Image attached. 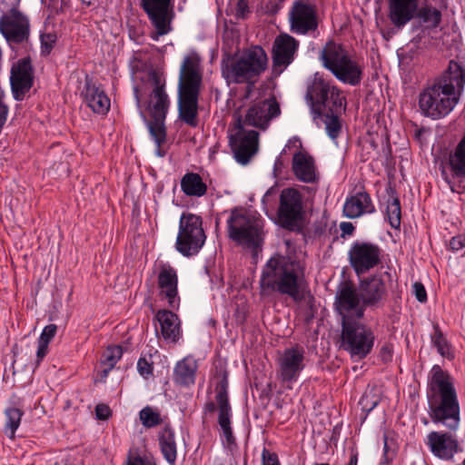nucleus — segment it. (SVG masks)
<instances>
[{
  "mask_svg": "<svg viewBox=\"0 0 465 465\" xmlns=\"http://www.w3.org/2000/svg\"><path fill=\"white\" fill-rule=\"evenodd\" d=\"M465 84L462 61L450 60L448 69L429 84L419 95V107L433 120L448 115L458 104Z\"/></svg>",
  "mask_w": 465,
  "mask_h": 465,
  "instance_id": "obj_1",
  "label": "nucleus"
},
{
  "mask_svg": "<svg viewBox=\"0 0 465 465\" xmlns=\"http://www.w3.org/2000/svg\"><path fill=\"white\" fill-rule=\"evenodd\" d=\"M261 295L276 292L290 297L300 304L309 295L304 277V268L299 261L276 254L271 257L262 269L260 277Z\"/></svg>",
  "mask_w": 465,
  "mask_h": 465,
  "instance_id": "obj_2",
  "label": "nucleus"
},
{
  "mask_svg": "<svg viewBox=\"0 0 465 465\" xmlns=\"http://www.w3.org/2000/svg\"><path fill=\"white\" fill-rule=\"evenodd\" d=\"M427 399L432 422L455 431L460 422L458 395L451 377L439 365L430 371Z\"/></svg>",
  "mask_w": 465,
  "mask_h": 465,
  "instance_id": "obj_3",
  "label": "nucleus"
},
{
  "mask_svg": "<svg viewBox=\"0 0 465 465\" xmlns=\"http://www.w3.org/2000/svg\"><path fill=\"white\" fill-rule=\"evenodd\" d=\"M203 68L200 60H183L178 82V117L191 127L198 125L199 97Z\"/></svg>",
  "mask_w": 465,
  "mask_h": 465,
  "instance_id": "obj_4",
  "label": "nucleus"
},
{
  "mask_svg": "<svg viewBox=\"0 0 465 465\" xmlns=\"http://www.w3.org/2000/svg\"><path fill=\"white\" fill-rule=\"evenodd\" d=\"M227 233L237 245L252 252L255 257L264 241L263 221L243 208H233L227 220Z\"/></svg>",
  "mask_w": 465,
  "mask_h": 465,
  "instance_id": "obj_5",
  "label": "nucleus"
},
{
  "mask_svg": "<svg viewBox=\"0 0 465 465\" xmlns=\"http://www.w3.org/2000/svg\"><path fill=\"white\" fill-rule=\"evenodd\" d=\"M305 99L315 116H322L324 111L341 113L346 104L345 97L340 90L318 74H315L308 85Z\"/></svg>",
  "mask_w": 465,
  "mask_h": 465,
  "instance_id": "obj_6",
  "label": "nucleus"
},
{
  "mask_svg": "<svg viewBox=\"0 0 465 465\" xmlns=\"http://www.w3.org/2000/svg\"><path fill=\"white\" fill-rule=\"evenodd\" d=\"M205 240L202 218L193 213H183L179 221L176 250L185 257L195 255L203 248Z\"/></svg>",
  "mask_w": 465,
  "mask_h": 465,
  "instance_id": "obj_7",
  "label": "nucleus"
},
{
  "mask_svg": "<svg viewBox=\"0 0 465 465\" xmlns=\"http://www.w3.org/2000/svg\"><path fill=\"white\" fill-rule=\"evenodd\" d=\"M375 341V335L371 329L358 320L341 322L342 347L351 357L364 359L371 353Z\"/></svg>",
  "mask_w": 465,
  "mask_h": 465,
  "instance_id": "obj_8",
  "label": "nucleus"
},
{
  "mask_svg": "<svg viewBox=\"0 0 465 465\" xmlns=\"http://www.w3.org/2000/svg\"><path fill=\"white\" fill-rule=\"evenodd\" d=\"M334 307L341 317V322L362 319L366 310L358 289L351 282H341L336 292Z\"/></svg>",
  "mask_w": 465,
  "mask_h": 465,
  "instance_id": "obj_9",
  "label": "nucleus"
},
{
  "mask_svg": "<svg viewBox=\"0 0 465 465\" xmlns=\"http://www.w3.org/2000/svg\"><path fill=\"white\" fill-rule=\"evenodd\" d=\"M268 60H223L222 74L228 83L253 84L267 68Z\"/></svg>",
  "mask_w": 465,
  "mask_h": 465,
  "instance_id": "obj_10",
  "label": "nucleus"
},
{
  "mask_svg": "<svg viewBox=\"0 0 465 465\" xmlns=\"http://www.w3.org/2000/svg\"><path fill=\"white\" fill-rule=\"evenodd\" d=\"M303 216L302 193L295 188H285L280 194L278 217L281 225L290 231L298 229Z\"/></svg>",
  "mask_w": 465,
  "mask_h": 465,
  "instance_id": "obj_11",
  "label": "nucleus"
},
{
  "mask_svg": "<svg viewBox=\"0 0 465 465\" xmlns=\"http://www.w3.org/2000/svg\"><path fill=\"white\" fill-rule=\"evenodd\" d=\"M227 390L228 378L227 375L224 374L215 388L216 404L214 402H209L206 404V409L210 412L214 411L216 409L218 410V423L223 431V436L227 444L232 445L235 443V438L231 427L232 409L229 403Z\"/></svg>",
  "mask_w": 465,
  "mask_h": 465,
  "instance_id": "obj_12",
  "label": "nucleus"
},
{
  "mask_svg": "<svg viewBox=\"0 0 465 465\" xmlns=\"http://www.w3.org/2000/svg\"><path fill=\"white\" fill-rule=\"evenodd\" d=\"M381 248L369 242H355L348 252L350 264L358 276L376 267L381 262Z\"/></svg>",
  "mask_w": 465,
  "mask_h": 465,
  "instance_id": "obj_13",
  "label": "nucleus"
},
{
  "mask_svg": "<svg viewBox=\"0 0 465 465\" xmlns=\"http://www.w3.org/2000/svg\"><path fill=\"white\" fill-rule=\"evenodd\" d=\"M140 6L160 35L168 34L174 18L173 0H141Z\"/></svg>",
  "mask_w": 465,
  "mask_h": 465,
  "instance_id": "obj_14",
  "label": "nucleus"
},
{
  "mask_svg": "<svg viewBox=\"0 0 465 465\" xmlns=\"http://www.w3.org/2000/svg\"><path fill=\"white\" fill-rule=\"evenodd\" d=\"M441 175L451 192H465V134L454 152L450 154L448 170H442Z\"/></svg>",
  "mask_w": 465,
  "mask_h": 465,
  "instance_id": "obj_15",
  "label": "nucleus"
},
{
  "mask_svg": "<svg viewBox=\"0 0 465 465\" xmlns=\"http://www.w3.org/2000/svg\"><path fill=\"white\" fill-rule=\"evenodd\" d=\"M291 31L306 35L318 27L317 10L314 5L305 0H297L289 12Z\"/></svg>",
  "mask_w": 465,
  "mask_h": 465,
  "instance_id": "obj_16",
  "label": "nucleus"
},
{
  "mask_svg": "<svg viewBox=\"0 0 465 465\" xmlns=\"http://www.w3.org/2000/svg\"><path fill=\"white\" fill-rule=\"evenodd\" d=\"M305 350L302 346H294L283 351L278 360V375L283 383H293L305 367Z\"/></svg>",
  "mask_w": 465,
  "mask_h": 465,
  "instance_id": "obj_17",
  "label": "nucleus"
},
{
  "mask_svg": "<svg viewBox=\"0 0 465 465\" xmlns=\"http://www.w3.org/2000/svg\"><path fill=\"white\" fill-rule=\"evenodd\" d=\"M358 291L365 309L381 307L387 297L386 283L381 274H372L360 279Z\"/></svg>",
  "mask_w": 465,
  "mask_h": 465,
  "instance_id": "obj_18",
  "label": "nucleus"
},
{
  "mask_svg": "<svg viewBox=\"0 0 465 465\" xmlns=\"http://www.w3.org/2000/svg\"><path fill=\"white\" fill-rule=\"evenodd\" d=\"M258 132L245 131L242 127L230 136V145L235 160L241 164H246L258 150Z\"/></svg>",
  "mask_w": 465,
  "mask_h": 465,
  "instance_id": "obj_19",
  "label": "nucleus"
},
{
  "mask_svg": "<svg viewBox=\"0 0 465 465\" xmlns=\"http://www.w3.org/2000/svg\"><path fill=\"white\" fill-rule=\"evenodd\" d=\"M157 286L161 300H165L171 310H178L180 296L178 294V275L170 264H162L157 276Z\"/></svg>",
  "mask_w": 465,
  "mask_h": 465,
  "instance_id": "obj_20",
  "label": "nucleus"
},
{
  "mask_svg": "<svg viewBox=\"0 0 465 465\" xmlns=\"http://www.w3.org/2000/svg\"><path fill=\"white\" fill-rule=\"evenodd\" d=\"M427 440L431 453L440 460H451L456 453L462 451L457 438L450 432L431 431Z\"/></svg>",
  "mask_w": 465,
  "mask_h": 465,
  "instance_id": "obj_21",
  "label": "nucleus"
},
{
  "mask_svg": "<svg viewBox=\"0 0 465 465\" xmlns=\"http://www.w3.org/2000/svg\"><path fill=\"white\" fill-rule=\"evenodd\" d=\"M34 82V68L31 60H18L11 68L10 84L14 97L20 101L31 89Z\"/></svg>",
  "mask_w": 465,
  "mask_h": 465,
  "instance_id": "obj_22",
  "label": "nucleus"
},
{
  "mask_svg": "<svg viewBox=\"0 0 465 465\" xmlns=\"http://www.w3.org/2000/svg\"><path fill=\"white\" fill-rule=\"evenodd\" d=\"M81 97L86 106L94 114L105 115L110 110L111 103L109 97L101 85L88 75L85 76Z\"/></svg>",
  "mask_w": 465,
  "mask_h": 465,
  "instance_id": "obj_23",
  "label": "nucleus"
},
{
  "mask_svg": "<svg viewBox=\"0 0 465 465\" xmlns=\"http://www.w3.org/2000/svg\"><path fill=\"white\" fill-rule=\"evenodd\" d=\"M281 114L280 105L275 99L265 100L250 107L244 123L248 125L265 129L272 119Z\"/></svg>",
  "mask_w": 465,
  "mask_h": 465,
  "instance_id": "obj_24",
  "label": "nucleus"
},
{
  "mask_svg": "<svg viewBox=\"0 0 465 465\" xmlns=\"http://www.w3.org/2000/svg\"><path fill=\"white\" fill-rule=\"evenodd\" d=\"M323 66L341 82L357 85L361 81L362 71L353 60H322Z\"/></svg>",
  "mask_w": 465,
  "mask_h": 465,
  "instance_id": "obj_25",
  "label": "nucleus"
},
{
  "mask_svg": "<svg viewBox=\"0 0 465 465\" xmlns=\"http://www.w3.org/2000/svg\"><path fill=\"white\" fill-rule=\"evenodd\" d=\"M389 18L401 29L414 18L418 10V0H388Z\"/></svg>",
  "mask_w": 465,
  "mask_h": 465,
  "instance_id": "obj_26",
  "label": "nucleus"
},
{
  "mask_svg": "<svg viewBox=\"0 0 465 465\" xmlns=\"http://www.w3.org/2000/svg\"><path fill=\"white\" fill-rule=\"evenodd\" d=\"M149 74L153 77L155 82L148 104L150 117L165 119L170 105L169 97L165 92L164 85L160 84L153 69H150Z\"/></svg>",
  "mask_w": 465,
  "mask_h": 465,
  "instance_id": "obj_27",
  "label": "nucleus"
},
{
  "mask_svg": "<svg viewBox=\"0 0 465 465\" xmlns=\"http://www.w3.org/2000/svg\"><path fill=\"white\" fill-rule=\"evenodd\" d=\"M375 212L374 204L370 194L362 190L347 198L343 213L350 219H355L364 214H370Z\"/></svg>",
  "mask_w": 465,
  "mask_h": 465,
  "instance_id": "obj_28",
  "label": "nucleus"
},
{
  "mask_svg": "<svg viewBox=\"0 0 465 465\" xmlns=\"http://www.w3.org/2000/svg\"><path fill=\"white\" fill-rule=\"evenodd\" d=\"M155 318L159 322L163 338L176 343L181 337V322L178 316L170 310H159Z\"/></svg>",
  "mask_w": 465,
  "mask_h": 465,
  "instance_id": "obj_29",
  "label": "nucleus"
},
{
  "mask_svg": "<svg viewBox=\"0 0 465 465\" xmlns=\"http://www.w3.org/2000/svg\"><path fill=\"white\" fill-rule=\"evenodd\" d=\"M198 364L193 356H186L179 361L173 370V381L183 387L194 383Z\"/></svg>",
  "mask_w": 465,
  "mask_h": 465,
  "instance_id": "obj_30",
  "label": "nucleus"
},
{
  "mask_svg": "<svg viewBox=\"0 0 465 465\" xmlns=\"http://www.w3.org/2000/svg\"><path fill=\"white\" fill-rule=\"evenodd\" d=\"M292 170L300 181L304 183H313L316 181L313 159L302 152L294 153L292 157Z\"/></svg>",
  "mask_w": 465,
  "mask_h": 465,
  "instance_id": "obj_31",
  "label": "nucleus"
},
{
  "mask_svg": "<svg viewBox=\"0 0 465 465\" xmlns=\"http://www.w3.org/2000/svg\"><path fill=\"white\" fill-rule=\"evenodd\" d=\"M299 47V42L287 34L279 35L272 45V58H293Z\"/></svg>",
  "mask_w": 465,
  "mask_h": 465,
  "instance_id": "obj_32",
  "label": "nucleus"
},
{
  "mask_svg": "<svg viewBox=\"0 0 465 465\" xmlns=\"http://www.w3.org/2000/svg\"><path fill=\"white\" fill-rule=\"evenodd\" d=\"M159 445L163 458L170 465H173L177 458V447L174 431L169 425L160 432Z\"/></svg>",
  "mask_w": 465,
  "mask_h": 465,
  "instance_id": "obj_33",
  "label": "nucleus"
},
{
  "mask_svg": "<svg viewBox=\"0 0 465 465\" xmlns=\"http://www.w3.org/2000/svg\"><path fill=\"white\" fill-rule=\"evenodd\" d=\"M182 191L187 196L201 197L206 193L207 186L200 174L188 173L181 180Z\"/></svg>",
  "mask_w": 465,
  "mask_h": 465,
  "instance_id": "obj_34",
  "label": "nucleus"
},
{
  "mask_svg": "<svg viewBox=\"0 0 465 465\" xmlns=\"http://www.w3.org/2000/svg\"><path fill=\"white\" fill-rule=\"evenodd\" d=\"M165 119L151 118L146 120V124L150 133V135L153 139L157 150V155L163 157L164 153L161 152V146L166 142V128L164 124Z\"/></svg>",
  "mask_w": 465,
  "mask_h": 465,
  "instance_id": "obj_35",
  "label": "nucleus"
},
{
  "mask_svg": "<svg viewBox=\"0 0 465 465\" xmlns=\"http://www.w3.org/2000/svg\"><path fill=\"white\" fill-rule=\"evenodd\" d=\"M122 355L123 350L121 346H110L105 350L101 358V365L104 367L101 371L102 378L107 377L110 371L122 358Z\"/></svg>",
  "mask_w": 465,
  "mask_h": 465,
  "instance_id": "obj_36",
  "label": "nucleus"
},
{
  "mask_svg": "<svg viewBox=\"0 0 465 465\" xmlns=\"http://www.w3.org/2000/svg\"><path fill=\"white\" fill-rule=\"evenodd\" d=\"M24 412L18 408H7L5 411L6 418L5 424V432L10 438L14 439L18 429Z\"/></svg>",
  "mask_w": 465,
  "mask_h": 465,
  "instance_id": "obj_37",
  "label": "nucleus"
},
{
  "mask_svg": "<svg viewBox=\"0 0 465 465\" xmlns=\"http://www.w3.org/2000/svg\"><path fill=\"white\" fill-rule=\"evenodd\" d=\"M386 214L388 222L392 228L397 229L401 226V208L397 196H390L387 202Z\"/></svg>",
  "mask_w": 465,
  "mask_h": 465,
  "instance_id": "obj_38",
  "label": "nucleus"
},
{
  "mask_svg": "<svg viewBox=\"0 0 465 465\" xmlns=\"http://www.w3.org/2000/svg\"><path fill=\"white\" fill-rule=\"evenodd\" d=\"M415 15H417L420 22L431 27H437L441 21L440 11L431 6H424L418 9Z\"/></svg>",
  "mask_w": 465,
  "mask_h": 465,
  "instance_id": "obj_39",
  "label": "nucleus"
},
{
  "mask_svg": "<svg viewBox=\"0 0 465 465\" xmlns=\"http://www.w3.org/2000/svg\"><path fill=\"white\" fill-rule=\"evenodd\" d=\"M339 113H330L326 111V113H322V116L314 115V119L317 117L322 118L325 124L326 132L332 140L336 139L339 136L341 129V124L337 115Z\"/></svg>",
  "mask_w": 465,
  "mask_h": 465,
  "instance_id": "obj_40",
  "label": "nucleus"
},
{
  "mask_svg": "<svg viewBox=\"0 0 465 465\" xmlns=\"http://www.w3.org/2000/svg\"><path fill=\"white\" fill-rule=\"evenodd\" d=\"M320 58H350L344 47L333 40L326 43L321 51Z\"/></svg>",
  "mask_w": 465,
  "mask_h": 465,
  "instance_id": "obj_41",
  "label": "nucleus"
},
{
  "mask_svg": "<svg viewBox=\"0 0 465 465\" xmlns=\"http://www.w3.org/2000/svg\"><path fill=\"white\" fill-rule=\"evenodd\" d=\"M140 420L146 428H153L163 423L159 411L147 406L140 411Z\"/></svg>",
  "mask_w": 465,
  "mask_h": 465,
  "instance_id": "obj_42",
  "label": "nucleus"
},
{
  "mask_svg": "<svg viewBox=\"0 0 465 465\" xmlns=\"http://www.w3.org/2000/svg\"><path fill=\"white\" fill-rule=\"evenodd\" d=\"M431 341L441 356L449 355V343L447 340L443 337V334L438 325L434 326V333L432 334Z\"/></svg>",
  "mask_w": 465,
  "mask_h": 465,
  "instance_id": "obj_43",
  "label": "nucleus"
},
{
  "mask_svg": "<svg viewBox=\"0 0 465 465\" xmlns=\"http://www.w3.org/2000/svg\"><path fill=\"white\" fill-rule=\"evenodd\" d=\"M223 58H267L265 51L259 45H252L246 49L242 55H239L238 52L233 54H224Z\"/></svg>",
  "mask_w": 465,
  "mask_h": 465,
  "instance_id": "obj_44",
  "label": "nucleus"
},
{
  "mask_svg": "<svg viewBox=\"0 0 465 465\" xmlns=\"http://www.w3.org/2000/svg\"><path fill=\"white\" fill-rule=\"evenodd\" d=\"M125 465H156L151 459L142 457L136 451L130 450Z\"/></svg>",
  "mask_w": 465,
  "mask_h": 465,
  "instance_id": "obj_45",
  "label": "nucleus"
},
{
  "mask_svg": "<svg viewBox=\"0 0 465 465\" xmlns=\"http://www.w3.org/2000/svg\"><path fill=\"white\" fill-rule=\"evenodd\" d=\"M137 370L141 376L149 379L153 373V362L142 357L138 360Z\"/></svg>",
  "mask_w": 465,
  "mask_h": 465,
  "instance_id": "obj_46",
  "label": "nucleus"
},
{
  "mask_svg": "<svg viewBox=\"0 0 465 465\" xmlns=\"http://www.w3.org/2000/svg\"><path fill=\"white\" fill-rule=\"evenodd\" d=\"M56 41V35L45 34L41 35L42 54L48 55Z\"/></svg>",
  "mask_w": 465,
  "mask_h": 465,
  "instance_id": "obj_47",
  "label": "nucleus"
},
{
  "mask_svg": "<svg viewBox=\"0 0 465 465\" xmlns=\"http://www.w3.org/2000/svg\"><path fill=\"white\" fill-rule=\"evenodd\" d=\"M57 331V326L55 324H49L45 326L38 339L39 343H46L53 340Z\"/></svg>",
  "mask_w": 465,
  "mask_h": 465,
  "instance_id": "obj_48",
  "label": "nucleus"
},
{
  "mask_svg": "<svg viewBox=\"0 0 465 465\" xmlns=\"http://www.w3.org/2000/svg\"><path fill=\"white\" fill-rule=\"evenodd\" d=\"M251 14L248 0H236L235 16L241 19H246Z\"/></svg>",
  "mask_w": 465,
  "mask_h": 465,
  "instance_id": "obj_49",
  "label": "nucleus"
},
{
  "mask_svg": "<svg viewBox=\"0 0 465 465\" xmlns=\"http://www.w3.org/2000/svg\"><path fill=\"white\" fill-rule=\"evenodd\" d=\"M393 346L390 343H385L381 346L379 353L380 359L384 362H390L392 360Z\"/></svg>",
  "mask_w": 465,
  "mask_h": 465,
  "instance_id": "obj_50",
  "label": "nucleus"
},
{
  "mask_svg": "<svg viewBox=\"0 0 465 465\" xmlns=\"http://www.w3.org/2000/svg\"><path fill=\"white\" fill-rule=\"evenodd\" d=\"M262 465H280L278 456L267 449H263L262 453Z\"/></svg>",
  "mask_w": 465,
  "mask_h": 465,
  "instance_id": "obj_51",
  "label": "nucleus"
},
{
  "mask_svg": "<svg viewBox=\"0 0 465 465\" xmlns=\"http://www.w3.org/2000/svg\"><path fill=\"white\" fill-rule=\"evenodd\" d=\"M285 0H271L265 5V13L270 15H276L282 8Z\"/></svg>",
  "mask_w": 465,
  "mask_h": 465,
  "instance_id": "obj_52",
  "label": "nucleus"
},
{
  "mask_svg": "<svg viewBox=\"0 0 465 465\" xmlns=\"http://www.w3.org/2000/svg\"><path fill=\"white\" fill-rule=\"evenodd\" d=\"M413 291H414L416 299L420 302H427V292H426L424 285L421 282H414Z\"/></svg>",
  "mask_w": 465,
  "mask_h": 465,
  "instance_id": "obj_53",
  "label": "nucleus"
},
{
  "mask_svg": "<svg viewBox=\"0 0 465 465\" xmlns=\"http://www.w3.org/2000/svg\"><path fill=\"white\" fill-rule=\"evenodd\" d=\"M465 247V234L454 236L450 241V248L454 252H458Z\"/></svg>",
  "mask_w": 465,
  "mask_h": 465,
  "instance_id": "obj_54",
  "label": "nucleus"
},
{
  "mask_svg": "<svg viewBox=\"0 0 465 465\" xmlns=\"http://www.w3.org/2000/svg\"><path fill=\"white\" fill-rule=\"evenodd\" d=\"M95 415L98 420H105L111 415V410L106 404H97L95 407Z\"/></svg>",
  "mask_w": 465,
  "mask_h": 465,
  "instance_id": "obj_55",
  "label": "nucleus"
},
{
  "mask_svg": "<svg viewBox=\"0 0 465 465\" xmlns=\"http://www.w3.org/2000/svg\"><path fill=\"white\" fill-rule=\"evenodd\" d=\"M292 60H273L272 74L278 76Z\"/></svg>",
  "mask_w": 465,
  "mask_h": 465,
  "instance_id": "obj_56",
  "label": "nucleus"
},
{
  "mask_svg": "<svg viewBox=\"0 0 465 465\" xmlns=\"http://www.w3.org/2000/svg\"><path fill=\"white\" fill-rule=\"evenodd\" d=\"M360 403L361 404L363 411L370 412L378 404V401H370L369 396L364 395L361 398Z\"/></svg>",
  "mask_w": 465,
  "mask_h": 465,
  "instance_id": "obj_57",
  "label": "nucleus"
},
{
  "mask_svg": "<svg viewBox=\"0 0 465 465\" xmlns=\"http://www.w3.org/2000/svg\"><path fill=\"white\" fill-rule=\"evenodd\" d=\"M340 229L344 235H351L354 232V226L351 223L343 222L340 224Z\"/></svg>",
  "mask_w": 465,
  "mask_h": 465,
  "instance_id": "obj_58",
  "label": "nucleus"
},
{
  "mask_svg": "<svg viewBox=\"0 0 465 465\" xmlns=\"http://www.w3.org/2000/svg\"><path fill=\"white\" fill-rule=\"evenodd\" d=\"M47 352H48V344L38 342V348H37V351H36L37 362L42 361L43 358L47 354Z\"/></svg>",
  "mask_w": 465,
  "mask_h": 465,
  "instance_id": "obj_59",
  "label": "nucleus"
},
{
  "mask_svg": "<svg viewBox=\"0 0 465 465\" xmlns=\"http://www.w3.org/2000/svg\"><path fill=\"white\" fill-rule=\"evenodd\" d=\"M349 465H358V453L355 450H351Z\"/></svg>",
  "mask_w": 465,
  "mask_h": 465,
  "instance_id": "obj_60",
  "label": "nucleus"
},
{
  "mask_svg": "<svg viewBox=\"0 0 465 465\" xmlns=\"http://www.w3.org/2000/svg\"><path fill=\"white\" fill-rule=\"evenodd\" d=\"M411 60H402V59H400L399 60V67L401 71L403 72H406L407 71V68L409 66V62Z\"/></svg>",
  "mask_w": 465,
  "mask_h": 465,
  "instance_id": "obj_61",
  "label": "nucleus"
},
{
  "mask_svg": "<svg viewBox=\"0 0 465 465\" xmlns=\"http://www.w3.org/2000/svg\"><path fill=\"white\" fill-rule=\"evenodd\" d=\"M134 94L137 105H140L141 98H140V94H139V88L138 87H134Z\"/></svg>",
  "mask_w": 465,
  "mask_h": 465,
  "instance_id": "obj_62",
  "label": "nucleus"
},
{
  "mask_svg": "<svg viewBox=\"0 0 465 465\" xmlns=\"http://www.w3.org/2000/svg\"><path fill=\"white\" fill-rule=\"evenodd\" d=\"M142 61H143V60H139V59L132 60L131 66H132L133 68L137 67V66H138V64H138L139 62H142Z\"/></svg>",
  "mask_w": 465,
  "mask_h": 465,
  "instance_id": "obj_63",
  "label": "nucleus"
},
{
  "mask_svg": "<svg viewBox=\"0 0 465 465\" xmlns=\"http://www.w3.org/2000/svg\"><path fill=\"white\" fill-rule=\"evenodd\" d=\"M61 1V8L68 5L70 0H60Z\"/></svg>",
  "mask_w": 465,
  "mask_h": 465,
  "instance_id": "obj_64",
  "label": "nucleus"
}]
</instances>
